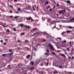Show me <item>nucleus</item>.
<instances>
[{
	"label": "nucleus",
	"mask_w": 74,
	"mask_h": 74,
	"mask_svg": "<svg viewBox=\"0 0 74 74\" xmlns=\"http://www.w3.org/2000/svg\"><path fill=\"white\" fill-rule=\"evenodd\" d=\"M20 25L21 27H22L23 26V24H21Z\"/></svg>",
	"instance_id": "25"
},
{
	"label": "nucleus",
	"mask_w": 74,
	"mask_h": 74,
	"mask_svg": "<svg viewBox=\"0 0 74 74\" xmlns=\"http://www.w3.org/2000/svg\"><path fill=\"white\" fill-rule=\"evenodd\" d=\"M10 13H12V10H10Z\"/></svg>",
	"instance_id": "53"
},
{
	"label": "nucleus",
	"mask_w": 74,
	"mask_h": 74,
	"mask_svg": "<svg viewBox=\"0 0 74 74\" xmlns=\"http://www.w3.org/2000/svg\"><path fill=\"white\" fill-rule=\"evenodd\" d=\"M14 1L15 2H16L18 1V0H14Z\"/></svg>",
	"instance_id": "45"
},
{
	"label": "nucleus",
	"mask_w": 74,
	"mask_h": 74,
	"mask_svg": "<svg viewBox=\"0 0 74 74\" xmlns=\"http://www.w3.org/2000/svg\"><path fill=\"white\" fill-rule=\"evenodd\" d=\"M33 31H33V29H31V30L30 33H31V32H33Z\"/></svg>",
	"instance_id": "39"
},
{
	"label": "nucleus",
	"mask_w": 74,
	"mask_h": 74,
	"mask_svg": "<svg viewBox=\"0 0 74 74\" xmlns=\"http://www.w3.org/2000/svg\"><path fill=\"white\" fill-rule=\"evenodd\" d=\"M60 55L61 56H63V57L64 58H65L66 57V56H65L64 55V54H62V53H60Z\"/></svg>",
	"instance_id": "4"
},
{
	"label": "nucleus",
	"mask_w": 74,
	"mask_h": 74,
	"mask_svg": "<svg viewBox=\"0 0 74 74\" xmlns=\"http://www.w3.org/2000/svg\"><path fill=\"white\" fill-rule=\"evenodd\" d=\"M19 18V16H16L15 17H14V19H16L17 18Z\"/></svg>",
	"instance_id": "21"
},
{
	"label": "nucleus",
	"mask_w": 74,
	"mask_h": 74,
	"mask_svg": "<svg viewBox=\"0 0 74 74\" xmlns=\"http://www.w3.org/2000/svg\"><path fill=\"white\" fill-rule=\"evenodd\" d=\"M7 55L6 54H2V56H5V55Z\"/></svg>",
	"instance_id": "29"
},
{
	"label": "nucleus",
	"mask_w": 74,
	"mask_h": 74,
	"mask_svg": "<svg viewBox=\"0 0 74 74\" xmlns=\"http://www.w3.org/2000/svg\"><path fill=\"white\" fill-rule=\"evenodd\" d=\"M6 45V42H4L3 43V45Z\"/></svg>",
	"instance_id": "49"
},
{
	"label": "nucleus",
	"mask_w": 74,
	"mask_h": 74,
	"mask_svg": "<svg viewBox=\"0 0 74 74\" xmlns=\"http://www.w3.org/2000/svg\"><path fill=\"white\" fill-rule=\"evenodd\" d=\"M26 19L27 21H29L30 20H31L32 21H34V20H33L32 18L30 16L29 17L26 18Z\"/></svg>",
	"instance_id": "2"
},
{
	"label": "nucleus",
	"mask_w": 74,
	"mask_h": 74,
	"mask_svg": "<svg viewBox=\"0 0 74 74\" xmlns=\"http://www.w3.org/2000/svg\"><path fill=\"white\" fill-rule=\"evenodd\" d=\"M27 41H28V40H25V43H27Z\"/></svg>",
	"instance_id": "41"
},
{
	"label": "nucleus",
	"mask_w": 74,
	"mask_h": 74,
	"mask_svg": "<svg viewBox=\"0 0 74 74\" xmlns=\"http://www.w3.org/2000/svg\"><path fill=\"white\" fill-rule=\"evenodd\" d=\"M31 8V6H29V5H28V7H27L26 8H25L26 10H29Z\"/></svg>",
	"instance_id": "3"
},
{
	"label": "nucleus",
	"mask_w": 74,
	"mask_h": 74,
	"mask_svg": "<svg viewBox=\"0 0 74 74\" xmlns=\"http://www.w3.org/2000/svg\"><path fill=\"white\" fill-rule=\"evenodd\" d=\"M65 33V32H62V33H61V35H63Z\"/></svg>",
	"instance_id": "37"
},
{
	"label": "nucleus",
	"mask_w": 74,
	"mask_h": 74,
	"mask_svg": "<svg viewBox=\"0 0 74 74\" xmlns=\"http://www.w3.org/2000/svg\"><path fill=\"white\" fill-rule=\"evenodd\" d=\"M52 46V45H51V43H49V45H46V46L47 47L48 46H49V47H51V46Z\"/></svg>",
	"instance_id": "9"
},
{
	"label": "nucleus",
	"mask_w": 74,
	"mask_h": 74,
	"mask_svg": "<svg viewBox=\"0 0 74 74\" xmlns=\"http://www.w3.org/2000/svg\"><path fill=\"white\" fill-rule=\"evenodd\" d=\"M7 32L8 33H9V32H10V30H9V29H7Z\"/></svg>",
	"instance_id": "47"
},
{
	"label": "nucleus",
	"mask_w": 74,
	"mask_h": 74,
	"mask_svg": "<svg viewBox=\"0 0 74 74\" xmlns=\"http://www.w3.org/2000/svg\"><path fill=\"white\" fill-rule=\"evenodd\" d=\"M65 8L66 10H69V8Z\"/></svg>",
	"instance_id": "44"
},
{
	"label": "nucleus",
	"mask_w": 74,
	"mask_h": 74,
	"mask_svg": "<svg viewBox=\"0 0 74 74\" xmlns=\"http://www.w3.org/2000/svg\"><path fill=\"white\" fill-rule=\"evenodd\" d=\"M34 67H32L30 68V70H34Z\"/></svg>",
	"instance_id": "22"
},
{
	"label": "nucleus",
	"mask_w": 74,
	"mask_h": 74,
	"mask_svg": "<svg viewBox=\"0 0 74 74\" xmlns=\"http://www.w3.org/2000/svg\"><path fill=\"white\" fill-rule=\"evenodd\" d=\"M32 29H33V31H35L36 29H37V28H33Z\"/></svg>",
	"instance_id": "18"
},
{
	"label": "nucleus",
	"mask_w": 74,
	"mask_h": 74,
	"mask_svg": "<svg viewBox=\"0 0 74 74\" xmlns=\"http://www.w3.org/2000/svg\"><path fill=\"white\" fill-rule=\"evenodd\" d=\"M51 48H50V49H51L52 50H53V47H52V46H51Z\"/></svg>",
	"instance_id": "28"
},
{
	"label": "nucleus",
	"mask_w": 74,
	"mask_h": 74,
	"mask_svg": "<svg viewBox=\"0 0 74 74\" xmlns=\"http://www.w3.org/2000/svg\"><path fill=\"white\" fill-rule=\"evenodd\" d=\"M54 71L55 72H53L54 74H55V73H58V71H57L56 70H55Z\"/></svg>",
	"instance_id": "7"
},
{
	"label": "nucleus",
	"mask_w": 74,
	"mask_h": 74,
	"mask_svg": "<svg viewBox=\"0 0 74 74\" xmlns=\"http://www.w3.org/2000/svg\"><path fill=\"white\" fill-rule=\"evenodd\" d=\"M36 71L38 72V73H39V74H43V72L42 71H38L37 70Z\"/></svg>",
	"instance_id": "5"
},
{
	"label": "nucleus",
	"mask_w": 74,
	"mask_h": 74,
	"mask_svg": "<svg viewBox=\"0 0 74 74\" xmlns=\"http://www.w3.org/2000/svg\"><path fill=\"white\" fill-rule=\"evenodd\" d=\"M66 32L68 33H70L71 32V31L67 30Z\"/></svg>",
	"instance_id": "26"
},
{
	"label": "nucleus",
	"mask_w": 74,
	"mask_h": 74,
	"mask_svg": "<svg viewBox=\"0 0 74 74\" xmlns=\"http://www.w3.org/2000/svg\"><path fill=\"white\" fill-rule=\"evenodd\" d=\"M50 6H48L47 7H46V8L47 9H49V8H50Z\"/></svg>",
	"instance_id": "30"
},
{
	"label": "nucleus",
	"mask_w": 74,
	"mask_h": 74,
	"mask_svg": "<svg viewBox=\"0 0 74 74\" xmlns=\"http://www.w3.org/2000/svg\"><path fill=\"white\" fill-rule=\"evenodd\" d=\"M49 64V63L48 62H47L46 63V66H47L48 64Z\"/></svg>",
	"instance_id": "51"
},
{
	"label": "nucleus",
	"mask_w": 74,
	"mask_h": 74,
	"mask_svg": "<svg viewBox=\"0 0 74 74\" xmlns=\"http://www.w3.org/2000/svg\"><path fill=\"white\" fill-rule=\"evenodd\" d=\"M73 54H74V53H71L70 55L71 56H72Z\"/></svg>",
	"instance_id": "46"
},
{
	"label": "nucleus",
	"mask_w": 74,
	"mask_h": 74,
	"mask_svg": "<svg viewBox=\"0 0 74 74\" xmlns=\"http://www.w3.org/2000/svg\"><path fill=\"white\" fill-rule=\"evenodd\" d=\"M73 27H71L70 26H69V28L70 29H72L73 28Z\"/></svg>",
	"instance_id": "23"
},
{
	"label": "nucleus",
	"mask_w": 74,
	"mask_h": 74,
	"mask_svg": "<svg viewBox=\"0 0 74 74\" xmlns=\"http://www.w3.org/2000/svg\"><path fill=\"white\" fill-rule=\"evenodd\" d=\"M71 41H70V43H69V45H70V47H71L73 45V44L72 45H71Z\"/></svg>",
	"instance_id": "10"
},
{
	"label": "nucleus",
	"mask_w": 74,
	"mask_h": 74,
	"mask_svg": "<svg viewBox=\"0 0 74 74\" xmlns=\"http://www.w3.org/2000/svg\"><path fill=\"white\" fill-rule=\"evenodd\" d=\"M57 39H59L60 40H61L62 39L61 38H59V37L57 38Z\"/></svg>",
	"instance_id": "32"
},
{
	"label": "nucleus",
	"mask_w": 74,
	"mask_h": 74,
	"mask_svg": "<svg viewBox=\"0 0 74 74\" xmlns=\"http://www.w3.org/2000/svg\"><path fill=\"white\" fill-rule=\"evenodd\" d=\"M44 34H48L46 33V32H45V33H44Z\"/></svg>",
	"instance_id": "60"
},
{
	"label": "nucleus",
	"mask_w": 74,
	"mask_h": 74,
	"mask_svg": "<svg viewBox=\"0 0 74 74\" xmlns=\"http://www.w3.org/2000/svg\"><path fill=\"white\" fill-rule=\"evenodd\" d=\"M32 7V9H33L34 11H35V9H36L37 10H38V6H37V7H36V5H34V6H33Z\"/></svg>",
	"instance_id": "1"
},
{
	"label": "nucleus",
	"mask_w": 74,
	"mask_h": 74,
	"mask_svg": "<svg viewBox=\"0 0 74 74\" xmlns=\"http://www.w3.org/2000/svg\"><path fill=\"white\" fill-rule=\"evenodd\" d=\"M49 3V1H47V2H46V3H45V5H46V4H47Z\"/></svg>",
	"instance_id": "19"
},
{
	"label": "nucleus",
	"mask_w": 74,
	"mask_h": 74,
	"mask_svg": "<svg viewBox=\"0 0 74 74\" xmlns=\"http://www.w3.org/2000/svg\"><path fill=\"white\" fill-rule=\"evenodd\" d=\"M1 43H3V40H1Z\"/></svg>",
	"instance_id": "56"
},
{
	"label": "nucleus",
	"mask_w": 74,
	"mask_h": 74,
	"mask_svg": "<svg viewBox=\"0 0 74 74\" xmlns=\"http://www.w3.org/2000/svg\"><path fill=\"white\" fill-rule=\"evenodd\" d=\"M74 59V57L73 56H72V58H71V60H72L73 59Z\"/></svg>",
	"instance_id": "35"
},
{
	"label": "nucleus",
	"mask_w": 74,
	"mask_h": 74,
	"mask_svg": "<svg viewBox=\"0 0 74 74\" xmlns=\"http://www.w3.org/2000/svg\"><path fill=\"white\" fill-rule=\"evenodd\" d=\"M29 57H30V55H28L26 56V58L27 59H28Z\"/></svg>",
	"instance_id": "17"
},
{
	"label": "nucleus",
	"mask_w": 74,
	"mask_h": 74,
	"mask_svg": "<svg viewBox=\"0 0 74 74\" xmlns=\"http://www.w3.org/2000/svg\"><path fill=\"white\" fill-rule=\"evenodd\" d=\"M63 11L64 12H65V9H64Z\"/></svg>",
	"instance_id": "61"
},
{
	"label": "nucleus",
	"mask_w": 74,
	"mask_h": 74,
	"mask_svg": "<svg viewBox=\"0 0 74 74\" xmlns=\"http://www.w3.org/2000/svg\"><path fill=\"white\" fill-rule=\"evenodd\" d=\"M25 27L26 29L27 28V29H29L30 27L29 26H27V25H25Z\"/></svg>",
	"instance_id": "11"
},
{
	"label": "nucleus",
	"mask_w": 74,
	"mask_h": 74,
	"mask_svg": "<svg viewBox=\"0 0 74 74\" xmlns=\"http://www.w3.org/2000/svg\"><path fill=\"white\" fill-rule=\"evenodd\" d=\"M62 42L66 44V40H64Z\"/></svg>",
	"instance_id": "34"
},
{
	"label": "nucleus",
	"mask_w": 74,
	"mask_h": 74,
	"mask_svg": "<svg viewBox=\"0 0 74 74\" xmlns=\"http://www.w3.org/2000/svg\"><path fill=\"white\" fill-rule=\"evenodd\" d=\"M42 33H43L42 32H38V35L41 34H42Z\"/></svg>",
	"instance_id": "20"
},
{
	"label": "nucleus",
	"mask_w": 74,
	"mask_h": 74,
	"mask_svg": "<svg viewBox=\"0 0 74 74\" xmlns=\"http://www.w3.org/2000/svg\"><path fill=\"white\" fill-rule=\"evenodd\" d=\"M13 55V52H12L11 53H10V56H12H12Z\"/></svg>",
	"instance_id": "13"
},
{
	"label": "nucleus",
	"mask_w": 74,
	"mask_h": 74,
	"mask_svg": "<svg viewBox=\"0 0 74 74\" xmlns=\"http://www.w3.org/2000/svg\"><path fill=\"white\" fill-rule=\"evenodd\" d=\"M21 10V8H19L18 11H20Z\"/></svg>",
	"instance_id": "36"
},
{
	"label": "nucleus",
	"mask_w": 74,
	"mask_h": 74,
	"mask_svg": "<svg viewBox=\"0 0 74 74\" xmlns=\"http://www.w3.org/2000/svg\"><path fill=\"white\" fill-rule=\"evenodd\" d=\"M57 62H58V65H54V66H56V67H58V66H59V63L57 61Z\"/></svg>",
	"instance_id": "14"
},
{
	"label": "nucleus",
	"mask_w": 74,
	"mask_h": 74,
	"mask_svg": "<svg viewBox=\"0 0 74 74\" xmlns=\"http://www.w3.org/2000/svg\"><path fill=\"white\" fill-rule=\"evenodd\" d=\"M31 63V64L32 65L34 64V63L33 61H32Z\"/></svg>",
	"instance_id": "24"
},
{
	"label": "nucleus",
	"mask_w": 74,
	"mask_h": 74,
	"mask_svg": "<svg viewBox=\"0 0 74 74\" xmlns=\"http://www.w3.org/2000/svg\"><path fill=\"white\" fill-rule=\"evenodd\" d=\"M73 48H72V49H71V53H73Z\"/></svg>",
	"instance_id": "33"
},
{
	"label": "nucleus",
	"mask_w": 74,
	"mask_h": 74,
	"mask_svg": "<svg viewBox=\"0 0 74 74\" xmlns=\"http://www.w3.org/2000/svg\"><path fill=\"white\" fill-rule=\"evenodd\" d=\"M20 34L22 35H24L25 34V32H22Z\"/></svg>",
	"instance_id": "16"
},
{
	"label": "nucleus",
	"mask_w": 74,
	"mask_h": 74,
	"mask_svg": "<svg viewBox=\"0 0 74 74\" xmlns=\"http://www.w3.org/2000/svg\"><path fill=\"white\" fill-rule=\"evenodd\" d=\"M63 12V10H62V11H60V12H59V13L60 14H62V13Z\"/></svg>",
	"instance_id": "27"
},
{
	"label": "nucleus",
	"mask_w": 74,
	"mask_h": 74,
	"mask_svg": "<svg viewBox=\"0 0 74 74\" xmlns=\"http://www.w3.org/2000/svg\"><path fill=\"white\" fill-rule=\"evenodd\" d=\"M62 66H59V68H60V69H61L62 68Z\"/></svg>",
	"instance_id": "55"
},
{
	"label": "nucleus",
	"mask_w": 74,
	"mask_h": 74,
	"mask_svg": "<svg viewBox=\"0 0 74 74\" xmlns=\"http://www.w3.org/2000/svg\"><path fill=\"white\" fill-rule=\"evenodd\" d=\"M50 21V20L49 18V19L48 20L47 22H49Z\"/></svg>",
	"instance_id": "42"
},
{
	"label": "nucleus",
	"mask_w": 74,
	"mask_h": 74,
	"mask_svg": "<svg viewBox=\"0 0 74 74\" xmlns=\"http://www.w3.org/2000/svg\"><path fill=\"white\" fill-rule=\"evenodd\" d=\"M38 33V32H37L36 33V32H35L34 34H33V35H31V36L32 37L33 36L35 35L36 34H37Z\"/></svg>",
	"instance_id": "6"
},
{
	"label": "nucleus",
	"mask_w": 74,
	"mask_h": 74,
	"mask_svg": "<svg viewBox=\"0 0 74 74\" xmlns=\"http://www.w3.org/2000/svg\"><path fill=\"white\" fill-rule=\"evenodd\" d=\"M40 65L41 66H43L44 65V64L43 63L42 64H40Z\"/></svg>",
	"instance_id": "50"
},
{
	"label": "nucleus",
	"mask_w": 74,
	"mask_h": 74,
	"mask_svg": "<svg viewBox=\"0 0 74 74\" xmlns=\"http://www.w3.org/2000/svg\"><path fill=\"white\" fill-rule=\"evenodd\" d=\"M66 49H67V50H68V51H69H69H70V50H69V48H67Z\"/></svg>",
	"instance_id": "43"
},
{
	"label": "nucleus",
	"mask_w": 74,
	"mask_h": 74,
	"mask_svg": "<svg viewBox=\"0 0 74 74\" xmlns=\"http://www.w3.org/2000/svg\"><path fill=\"white\" fill-rule=\"evenodd\" d=\"M65 43H64V42H62V45H65Z\"/></svg>",
	"instance_id": "38"
},
{
	"label": "nucleus",
	"mask_w": 74,
	"mask_h": 74,
	"mask_svg": "<svg viewBox=\"0 0 74 74\" xmlns=\"http://www.w3.org/2000/svg\"><path fill=\"white\" fill-rule=\"evenodd\" d=\"M16 14H19V12H18L16 11Z\"/></svg>",
	"instance_id": "58"
},
{
	"label": "nucleus",
	"mask_w": 74,
	"mask_h": 74,
	"mask_svg": "<svg viewBox=\"0 0 74 74\" xmlns=\"http://www.w3.org/2000/svg\"><path fill=\"white\" fill-rule=\"evenodd\" d=\"M13 30L15 32H16V28H13Z\"/></svg>",
	"instance_id": "31"
},
{
	"label": "nucleus",
	"mask_w": 74,
	"mask_h": 74,
	"mask_svg": "<svg viewBox=\"0 0 74 74\" xmlns=\"http://www.w3.org/2000/svg\"><path fill=\"white\" fill-rule=\"evenodd\" d=\"M17 42H18L19 43H20L21 41L20 40H18V41H17Z\"/></svg>",
	"instance_id": "54"
},
{
	"label": "nucleus",
	"mask_w": 74,
	"mask_h": 74,
	"mask_svg": "<svg viewBox=\"0 0 74 74\" xmlns=\"http://www.w3.org/2000/svg\"><path fill=\"white\" fill-rule=\"evenodd\" d=\"M74 20V18H73L72 19H71V22H74V21H73Z\"/></svg>",
	"instance_id": "15"
},
{
	"label": "nucleus",
	"mask_w": 74,
	"mask_h": 74,
	"mask_svg": "<svg viewBox=\"0 0 74 74\" xmlns=\"http://www.w3.org/2000/svg\"><path fill=\"white\" fill-rule=\"evenodd\" d=\"M55 7H56V6H54L53 7V9H54L55 8Z\"/></svg>",
	"instance_id": "64"
},
{
	"label": "nucleus",
	"mask_w": 74,
	"mask_h": 74,
	"mask_svg": "<svg viewBox=\"0 0 74 74\" xmlns=\"http://www.w3.org/2000/svg\"><path fill=\"white\" fill-rule=\"evenodd\" d=\"M53 55L55 54V52H53L52 53Z\"/></svg>",
	"instance_id": "57"
},
{
	"label": "nucleus",
	"mask_w": 74,
	"mask_h": 74,
	"mask_svg": "<svg viewBox=\"0 0 74 74\" xmlns=\"http://www.w3.org/2000/svg\"><path fill=\"white\" fill-rule=\"evenodd\" d=\"M21 49V47H18V50H19V49Z\"/></svg>",
	"instance_id": "63"
},
{
	"label": "nucleus",
	"mask_w": 74,
	"mask_h": 74,
	"mask_svg": "<svg viewBox=\"0 0 74 74\" xmlns=\"http://www.w3.org/2000/svg\"><path fill=\"white\" fill-rule=\"evenodd\" d=\"M10 7L11 8H13V6L12 5H10Z\"/></svg>",
	"instance_id": "48"
},
{
	"label": "nucleus",
	"mask_w": 74,
	"mask_h": 74,
	"mask_svg": "<svg viewBox=\"0 0 74 74\" xmlns=\"http://www.w3.org/2000/svg\"><path fill=\"white\" fill-rule=\"evenodd\" d=\"M42 41H43L44 42H45L46 41V40H45V39H43V40H42Z\"/></svg>",
	"instance_id": "59"
},
{
	"label": "nucleus",
	"mask_w": 74,
	"mask_h": 74,
	"mask_svg": "<svg viewBox=\"0 0 74 74\" xmlns=\"http://www.w3.org/2000/svg\"><path fill=\"white\" fill-rule=\"evenodd\" d=\"M71 59V56L69 57V60H70Z\"/></svg>",
	"instance_id": "62"
},
{
	"label": "nucleus",
	"mask_w": 74,
	"mask_h": 74,
	"mask_svg": "<svg viewBox=\"0 0 74 74\" xmlns=\"http://www.w3.org/2000/svg\"><path fill=\"white\" fill-rule=\"evenodd\" d=\"M56 23V21H55V20H53L51 23L53 24V23Z\"/></svg>",
	"instance_id": "8"
},
{
	"label": "nucleus",
	"mask_w": 74,
	"mask_h": 74,
	"mask_svg": "<svg viewBox=\"0 0 74 74\" xmlns=\"http://www.w3.org/2000/svg\"><path fill=\"white\" fill-rule=\"evenodd\" d=\"M66 2L69 4H70L71 3L70 1H66Z\"/></svg>",
	"instance_id": "12"
},
{
	"label": "nucleus",
	"mask_w": 74,
	"mask_h": 74,
	"mask_svg": "<svg viewBox=\"0 0 74 74\" xmlns=\"http://www.w3.org/2000/svg\"><path fill=\"white\" fill-rule=\"evenodd\" d=\"M12 17H13V16H10V18H12Z\"/></svg>",
	"instance_id": "52"
},
{
	"label": "nucleus",
	"mask_w": 74,
	"mask_h": 74,
	"mask_svg": "<svg viewBox=\"0 0 74 74\" xmlns=\"http://www.w3.org/2000/svg\"><path fill=\"white\" fill-rule=\"evenodd\" d=\"M46 51H47V52H48V53H49V50L48 49H47L46 50Z\"/></svg>",
	"instance_id": "40"
}]
</instances>
